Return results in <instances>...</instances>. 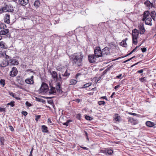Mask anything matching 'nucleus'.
<instances>
[{"label": "nucleus", "instance_id": "4468645a", "mask_svg": "<svg viewBox=\"0 0 156 156\" xmlns=\"http://www.w3.org/2000/svg\"><path fill=\"white\" fill-rule=\"evenodd\" d=\"M29 2V0H19V3L21 5L25 6Z\"/></svg>", "mask_w": 156, "mask_h": 156}, {"label": "nucleus", "instance_id": "603ef678", "mask_svg": "<svg viewBox=\"0 0 156 156\" xmlns=\"http://www.w3.org/2000/svg\"><path fill=\"white\" fill-rule=\"evenodd\" d=\"M76 118L79 120L80 119L81 115L80 114H78L76 116Z\"/></svg>", "mask_w": 156, "mask_h": 156}, {"label": "nucleus", "instance_id": "a211bd4d", "mask_svg": "<svg viewBox=\"0 0 156 156\" xmlns=\"http://www.w3.org/2000/svg\"><path fill=\"white\" fill-rule=\"evenodd\" d=\"M144 4L149 8H152L153 6V4L151 3L149 1L147 0L144 2Z\"/></svg>", "mask_w": 156, "mask_h": 156}, {"label": "nucleus", "instance_id": "9d476101", "mask_svg": "<svg viewBox=\"0 0 156 156\" xmlns=\"http://www.w3.org/2000/svg\"><path fill=\"white\" fill-rule=\"evenodd\" d=\"M139 32L138 30L135 29L132 30V37H138Z\"/></svg>", "mask_w": 156, "mask_h": 156}, {"label": "nucleus", "instance_id": "39448f33", "mask_svg": "<svg viewBox=\"0 0 156 156\" xmlns=\"http://www.w3.org/2000/svg\"><path fill=\"white\" fill-rule=\"evenodd\" d=\"M138 29H139V32L140 33L142 34H144L145 31V29L144 27V24L143 23H141L138 26Z\"/></svg>", "mask_w": 156, "mask_h": 156}, {"label": "nucleus", "instance_id": "f03ea898", "mask_svg": "<svg viewBox=\"0 0 156 156\" xmlns=\"http://www.w3.org/2000/svg\"><path fill=\"white\" fill-rule=\"evenodd\" d=\"M11 6L7 5H5L4 6L0 7V14L6 12H12L13 10L11 9Z\"/></svg>", "mask_w": 156, "mask_h": 156}, {"label": "nucleus", "instance_id": "c03bdc74", "mask_svg": "<svg viewBox=\"0 0 156 156\" xmlns=\"http://www.w3.org/2000/svg\"><path fill=\"white\" fill-rule=\"evenodd\" d=\"M100 152L102 153L107 155V149L101 150H100Z\"/></svg>", "mask_w": 156, "mask_h": 156}, {"label": "nucleus", "instance_id": "79ce46f5", "mask_svg": "<svg viewBox=\"0 0 156 156\" xmlns=\"http://www.w3.org/2000/svg\"><path fill=\"white\" fill-rule=\"evenodd\" d=\"M128 121L132 123L134 121V120L131 117H129L128 118Z\"/></svg>", "mask_w": 156, "mask_h": 156}, {"label": "nucleus", "instance_id": "f8f14e48", "mask_svg": "<svg viewBox=\"0 0 156 156\" xmlns=\"http://www.w3.org/2000/svg\"><path fill=\"white\" fill-rule=\"evenodd\" d=\"M9 65L8 60L4 59L0 64V66L1 67H5Z\"/></svg>", "mask_w": 156, "mask_h": 156}, {"label": "nucleus", "instance_id": "7c9ffc66", "mask_svg": "<svg viewBox=\"0 0 156 156\" xmlns=\"http://www.w3.org/2000/svg\"><path fill=\"white\" fill-rule=\"evenodd\" d=\"M6 48L5 46V43L3 41L0 42V48L3 49Z\"/></svg>", "mask_w": 156, "mask_h": 156}, {"label": "nucleus", "instance_id": "7ed1b4c3", "mask_svg": "<svg viewBox=\"0 0 156 156\" xmlns=\"http://www.w3.org/2000/svg\"><path fill=\"white\" fill-rule=\"evenodd\" d=\"M49 90L48 85L44 83H43L39 89V92L41 94L45 93Z\"/></svg>", "mask_w": 156, "mask_h": 156}, {"label": "nucleus", "instance_id": "bb28decb", "mask_svg": "<svg viewBox=\"0 0 156 156\" xmlns=\"http://www.w3.org/2000/svg\"><path fill=\"white\" fill-rule=\"evenodd\" d=\"M77 82V81L76 80L71 79L70 80V85H73L76 84Z\"/></svg>", "mask_w": 156, "mask_h": 156}, {"label": "nucleus", "instance_id": "423d86ee", "mask_svg": "<svg viewBox=\"0 0 156 156\" xmlns=\"http://www.w3.org/2000/svg\"><path fill=\"white\" fill-rule=\"evenodd\" d=\"M34 76H32L28 78L25 80V82L27 84H32L34 83V80L33 79Z\"/></svg>", "mask_w": 156, "mask_h": 156}, {"label": "nucleus", "instance_id": "37998d69", "mask_svg": "<svg viewBox=\"0 0 156 156\" xmlns=\"http://www.w3.org/2000/svg\"><path fill=\"white\" fill-rule=\"evenodd\" d=\"M146 77H144L143 78H141L139 79V80L141 82H143L144 81H146Z\"/></svg>", "mask_w": 156, "mask_h": 156}, {"label": "nucleus", "instance_id": "052dcab7", "mask_svg": "<svg viewBox=\"0 0 156 156\" xmlns=\"http://www.w3.org/2000/svg\"><path fill=\"white\" fill-rule=\"evenodd\" d=\"M141 62V61H140V62H137L134 64L133 65H132L131 66V67H133V66H136L137 65L138 63H140V62Z\"/></svg>", "mask_w": 156, "mask_h": 156}, {"label": "nucleus", "instance_id": "dca6fc26", "mask_svg": "<svg viewBox=\"0 0 156 156\" xmlns=\"http://www.w3.org/2000/svg\"><path fill=\"white\" fill-rule=\"evenodd\" d=\"M61 84L56 83V90L60 93H62V91L61 89Z\"/></svg>", "mask_w": 156, "mask_h": 156}, {"label": "nucleus", "instance_id": "09e8293b", "mask_svg": "<svg viewBox=\"0 0 156 156\" xmlns=\"http://www.w3.org/2000/svg\"><path fill=\"white\" fill-rule=\"evenodd\" d=\"M25 104L28 107H30L32 105L31 104L29 103L28 101H26V102Z\"/></svg>", "mask_w": 156, "mask_h": 156}, {"label": "nucleus", "instance_id": "338daca9", "mask_svg": "<svg viewBox=\"0 0 156 156\" xmlns=\"http://www.w3.org/2000/svg\"><path fill=\"white\" fill-rule=\"evenodd\" d=\"M108 70V68H107V69H106L104 72H103V73L104 74H105L107 72V71Z\"/></svg>", "mask_w": 156, "mask_h": 156}, {"label": "nucleus", "instance_id": "cd10ccee", "mask_svg": "<svg viewBox=\"0 0 156 156\" xmlns=\"http://www.w3.org/2000/svg\"><path fill=\"white\" fill-rule=\"evenodd\" d=\"M9 95L12 96L13 97L16 99L17 100H19L20 99V98L16 97V95L15 94L11 92H9Z\"/></svg>", "mask_w": 156, "mask_h": 156}, {"label": "nucleus", "instance_id": "4be33fe9", "mask_svg": "<svg viewBox=\"0 0 156 156\" xmlns=\"http://www.w3.org/2000/svg\"><path fill=\"white\" fill-rule=\"evenodd\" d=\"M151 16V17L152 19H153V20H155V18L156 15V12L154 11H152L150 14Z\"/></svg>", "mask_w": 156, "mask_h": 156}, {"label": "nucleus", "instance_id": "6e6552de", "mask_svg": "<svg viewBox=\"0 0 156 156\" xmlns=\"http://www.w3.org/2000/svg\"><path fill=\"white\" fill-rule=\"evenodd\" d=\"M17 70L16 68L13 67L12 68V70L10 72V76H14L17 74Z\"/></svg>", "mask_w": 156, "mask_h": 156}, {"label": "nucleus", "instance_id": "5fc2aeb1", "mask_svg": "<svg viewBox=\"0 0 156 156\" xmlns=\"http://www.w3.org/2000/svg\"><path fill=\"white\" fill-rule=\"evenodd\" d=\"M144 72V70L143 69H140V70H138L137 71V72L139 73H143Z\"/></svg>", "mask_w": 156, "mask_h": 156}, {"label": "nucleus", "instance_id": "aec40b11", "mask_svg": "<svg viewBox=\"0 0 156 156\" xmlns=\"http://www.w3.org/2000/svg\"><path fill=\"white\" fill-rule=\"evenodd\" d=\"M55 80L57 82V83L62 84V78L61 77V75L60 74H59V75L58 77H57L56 79Z\"/></svg>", "mask_w": 156, "mask_h": 156}, {"label": "nucleus", "instance_id": "ea45409f", "mask_svg": "<svg viewBox=\"0 0 156 156\" xmlns=\"http://www.w3.org/2000/svg\"><path fill=\"white\" fill-rule=\"evenodd\" d=\"M0 84L2 85L3 87H4L5 84V80L3 79H1L0 80Z\"/></svg>", "mask_w": 156, "mask_h": 156}, {"label": "nucleus", "instance_id": "2eb2a0df", "mask_svg": "<svg viewBox=\"0 0 156 156\" xmlns=\"http://www.w3.org/2000/svg\"><path fill=\"white\" fill-rule=\"evenodd\" d=\"M9 65H18L19 64L18 62L16 59H10L9 61Z\"/></svg>", "mask_w": 156, "mask_h": 156}, {"label": "nucleus", "instance_id": "412c9836", "mask_svg": "<svg viewBox=\"0 0 156 156\" xmlns=\"http://www.w3.org/2000/svg\"><path fill=\"white\" fill-rule=\"evenodd\" d=\"M50 73L52 77L53 78L54 80H55L58 77L57 73L55 71L51 72Z\"/></svg>", "mask_w": 156, "mask_h": 156}, {"label": "nucleus", "instance_id": "bf43d9fd", "mask_svg": "<svg viewBox=\"0 0 156 156\" xmlns=\"http://www.w3.org/2000/svg\"><path fill=\"white\" fill-rule=\"evenodd\" d=\"M128 113L131 115H133L135 116L137 115V114L135 113H133L132 112H129Z\"/></svg>", "mask_w": 156, "mask_h": 156}, {"label": "nucleus", "instance_id": "864d4df0", "mask_svg": "<svg viewBox=\"0 0 156 156\" xmlns=\"http://www.w3.org/2000/svg\"><path fill=\"white\" fill-rule=\"evenodd\" d=\"M138 123V122L134 120V121L132 123V124L133 125H135Z\"/></svg>", "mask_w": 156, "mask_h": 156}, {"label": "nucleus", "instance_id": "f704fd0d", "mask_svg": "<svg viewBox=\"0 0 156 156\" xmlns=\"http://www.w3.org/2000/svg\"><path fill=\"white\" fill-rule=\"evenodd\" d=\"M0 142H1V145L3 146L4 145V143L5 141V140L4 137H1L0 138Z\"/></svg>", "mask_w": 156, "mask_h": 156}, {"label": "nucleus", "instance_id": "2f4dec72", "mask_svg": "<svg viewBox=\"0 0 156 156\" xmlns=\"http://www.w3.org/2000/svg\"><path fill=\"white\" fill-rule=\"evenodd\" d=\"M92 84V83H88L85 84L83 85V87H82V88H84L86 87H89Z\"/></svg>", "mask_w": 156, "mask_h": 156}, {"label": "nucleus", "instance_id": "b1692460", "mask_svg": "<svg viewBox=\"0 0 156 156\" xmlns=\"http://www.w3.org/2000/svg\"><path fill=\"white\" fill-rule=\"evenodd\" d=\"M42 131L43 133H48V128L45 125H43L41 126Z\"/></svg>", "mask_w": 156, "mask_h": 156}, {"label": "nucleus", "instance_id": "c756f323", "mask_svg": "<svg viewBox=\"0 0 156 156\" xmlns=\"http://www.w3.org/2000/svg\"><path fill=\"white\" fill-rule=\"evenodd\" d=\"M70 73L67 70L64 74H62V76H66L68 77L70 75Z\"/></svg>", "mask_w": 156, "mask_h": 156}, {"label": "nucleus", "instance_id": "6e6d98bb", "mask_svg": "<svg viewBox=\"0 0 156 156\" xmlns=\"http://www.w3.org/2000/svg\"><path fill=\"white\" fill-rule=\"evenodd\" d=\"M80 147L81 148H82L84 150H89L88 148L87 147H82L81 146H80Z\"/></svg>", "mask_w": 156, "mask_h": 156}, {"label": "nucleus", "instance_id": "20e7f679", "mask_svg": "<svg viewBox=\"0 0 156 156\" xmlns=\"http://www.w3.org/2000/svg\"><path fill=\"white\" fill-rule=\"evenodd\" d=\"M94 53L95 57L98 58L103 56L102 51L99 47H96L94 50Z\"/></svg>", "mask_w": 156, "mask_h": 156}, {"label": "nucleus", "instance_id": "c85d7f7f", "mask_svg": "<svg viewBox=\"0 0 156 156\" xmlns=\"http://www.w3.org/2000/svg\"><path fill=\"white\" fill-rule=\"evenodd\" d=\"M56 91L55 88L54 87H52L51 88L49 91V93L51 94H52L56 93Z\"/></svg>", "mask_w": 156, "mask_h": 156}, {"label": "nucleus", "instance_id": "680f3d73", "mask_svg": "<svg viewBox=\"0 0 156 156\" xmlns=\"http://www.w3.org/2000/svg\"><path fill=\"white\" fill-rule=\"evenodd\" d=\"M122 76V74H119V75L116 76V77L117 78L119 79L120 78V77H121V76Z\"/></svg>", "mask_w": 156, "mask_h": 156}, {"label": "nucleus", "instance_id": "393cba45", "mask_svg": "<svg viewBox=\"0 0 156 156\" xmlns=\"http://www.w3.org/2000/svg\"><path fill=\"white\" fill-rule=\"evenodd\" d=\"M34 5L36 8H37L39 7L40 2L38 0H36L34 3Z\"/></svg>", "mask_w": 156, "mask_h": 156}, {"label": "nucleus", "instance_id": "473e14b6", "mask_svg": "<svg viewBox=\"0 0 156 156\" xmlns=\"http://www.w3.org/2000/svg\"><path fill=\"white\" fill-rule=\"evenodd\" d=\"M7 28V26L4 23H1L0 24V29H6Z\"/></svg>", "mask_w": 156, "mask_h": 156}, {"label": "nucleus", "instance_id": "f3484780", "mask_svg": "<svg viewBox=\"0 0 156 156\" xmlns=\"http://www.w3.org/2000/svg\"><path fill=\"white\" fill-rule=\"evenodd\" d=\"M152 20V18L151 17H148V18H147L145 20L146 24L151 26L152 25L151 23Z\"/></svg>", "mask_w": 156, "mask_h": 156}, {"label": "nucleus", "instance_id": "9b49d317", "mask_svg": "<svg viewBox=\"0 0 156 156\" xmlns=\"http://www.w3.org/2000/svg\"><path fill=\"white\" fill-rule=\"evenodd\" d=\"M10 17L9 14L8 13L5 14L4 18V22L8 24L9 23L10 21Z\"/></svg>", "mask_w": 156, "mask_h": 156}, {"label": "nucleus", "instance_id": "de8ad7c7", "mask_svg": "<svg viewBox=\"0 0 156 156\" xmlns=\"http://www.w3.org/2000/svg\"><path fill=\"white\" fill-rule=\"evenodd\" d=\"M71 121L70 120H68L66 122L64 123H63V125H64L66 126H67L68 125V124L69 123V122Z\"/></svg>", "mask_w": 156, "mask_h": 156}, {"label": "nucleus", "instance_id": "5701e85b", "mask_svg": "<svg viewBox=\"0 0 156 156\" xmlns=\"http://www.w3.org/2000/svg\"><path fill=\"white\" fill-rule=\"evenodd\" d=\"M146 124L147 126L149 127H152L154 125V122L150 121H147L146 122Z\"/></svg>", "mask_w": 156, "mask_h": 156}, {"label": "nucleus", "instance_id": "e433bc0d", "mask_svg": "<svg viewBox=\"0 0 156 156\" xmlns=\"http://www.w3.org/2000/svg\"><path fill=\"white\" fill-rule=\"evenodd\" d=\"M120 44L122 46L125 47H126L127 46L126 42L125 41H124L123 40H122V42Z\"/></svg>", "mask_w": 156, "mask_h": 156}, {"label": "nucleus", "instance_id": "49530a36", "mask_svg": "<svg viewBox=\"0 0 156 156\" xmlns=\"http://www.w3.org/2000/svg\"><path fill=\"white\" fill-rule=\"evenodd\" d=\"M41 117L40 115H36L35 116V120L36 121H38V119L41 118Z\"/></svg>", "mask_w": 156, "mask_h": 156}, {"label": "nucleus", "instance_id": "0eeeda50", "mask_svg": "<svg viewBox=\"0 0 156 156\" xmlns=\"http://www.w3.org/2000/svg\"><path fill=\"white\" fill-rule=\"evenodd\" d=\"M94 55H89L88 56L89 61L90 63L94 62H95L96 58Z\"/></svg>", "mask_w": 156, "mask_h": 156}, {"label": "nucleus", "instance_id": "58836bf2", "mask_svg": "<svg viewBox=\"0 0 156 156\" xmlns=\"http://www.w3.org/2000/svg\"><path fill=\"white\" fill-rule=\"evenodd\" d=\"M113 153V151L111 149H107V154L111 155Z\"/></svg>", "mask_w": 156, "mask_h": 156}, {"label": "nucleus", "instance_id": "a18cd8bd", "mask_svg": "<svg viewBox=\"0 0 156 156\" xmlns=\"http://www.w3.org/2000/svg\"><path fill=\"white\" fill-rule=\"evenodd\" d=\"M7 105H10L11 107H13L14 106V102H11L7 104Z\"/></svg>", "mask_w": 156, "mask_h": 156}, {"label": "nucleus", "instance_id": "3c124183", "mask_svg": "<svg viewBox=\"0 0 156 156\" xmlns=\"http://www.w3.org/2000/svg\"><path fill=\"white\" fill-rule=\"evenodd\" d=\"M22 114L24 116H26L27 115V113L26 111H23L22 112Z\"/></svg>", "mask_w": 156, "mask_h": 156}, {"label": "nucleus", "instance_id": "774afa93", "mask_svg": "<svg viewBox=\"0 0 156 156\" xmlns=\"http://www.w3.org/2000/svg\"><path fill=\"white\" fill-rule=\"evenodd\" d=\"M75 101L78 103H79L80 101V100L79 99H77L75 100Z\"/></svg>", "mask_w": 156, "mask_h": 156}, {"label": "nucleus", "instance_id": "e2e57ef3", "mask_svg": "<svg viewBox=\"0 0 156 156\" xmlns=\"http://www.w3.org/2000/svg\"><path fill=\"white\" fill-rule=\"evenodd\" d=\"M101 98L104 99L107 101L108 100V99L106 96L102 97L101 98H100V99H101Z\"/></svg>", "mask_w": 156, "mask_h": 156}, {"label": "nucleus", "instance_id": "ddd939ff", "mask_svg": "<svg viewBox=\"0 0 156 156\" xmlns=\"http://www.w3.org/2000/svg\"><path fill=\"white\" fill-rule=\"evenodd\" d=\"M150 15V13L148 11H146L144 12L143 14V18H142V20L144 21L146 19L148 18Z\"/></svg>", "mask_w": 156, "mask_h": 156}, {"label": "nucleus", "instance_id": "69168bd1", "mask_svg": "<svg viewBox=\"0 0 156 156\" xmlns=\"http://www.w3.org/2000/svg\"><path fill=\"white\" fill-rule=\"evenodd\" d=\"M48 102L50 104H52L53 103V101L52 100L48 101Z\"/></svg>", "mask_w": 156, "mask_h": 156}, {"label": "nucleus", "instance_id": "f257e3e1", "mask_svg": "<svg viewBox=\"0 0 156 156\" xmlns=\"http://www.w3.org/2000/svg\"><path fill=\"white\" fill-rule=\"evenodd\" d=\"M83 57L84 55L81 52L74 53L69 56L73 65L78 67L82 66Z\"/></svg>", "mask_w": 156, "mask_h": 156}, {"label": "nucleus", "instance_id": "a19ab883", "mask_svg": "<svg viewBox=\"0 0 156 156\" xmlns=\"http://www.w3.org/2000/svg\"><path fill=\"white\" fill-rule=\"evenodd\" d=\"M85 118L86 120L90 121L91 120L93 119V118H92L90 117V116L88 115H86L85 117Z\"/></svg>", "mask_w": 156, "mask_h": 156}, {"label": "nucleus", "instance_id": "1a4fd4ad", "mask_svg": "<svg viewBox=\"0 0 156 156\" xmlns=\"http://www.w3.org/2000/svg\"><path fill=\"white\" fill-rule=\"evenodd\" d=\"M103 56L104 55L110 54L109 49L108 47H105L102 51Z\"/></svg>", "mask_w": 156, "mask_h": 156}, {"label": "nucleus", "instance_id": "4d7b16f0", "mask_svg": "<svg viewBox=\"0 0 156 156\" xmlns=\"http://www.w3.org/2000/svg\"><path fill=\"white\" fill-rule=\"evenodd\" d=\"M5 108H0V112H3L5 111Z\"/></svg>", "mask_w": 156, "mask_h": 156}, {"label": "nucleus", "instance_id": "8fccbe9b", "mask_svg": "<svg viewBox=\"0 0 156 156\" xmlns=\"http://www.w3.org/2000/svg\"><path fill=\"white\" fill-rule=\"evenodd\" d=\"M141 50L143 52H145L147 51L146 48H141Z\"/></svg>", "mask_w": 156, "mask_h": 156}, {"label": "nucleus", "instance_id": "6ab92c4d", "mask_svg": "<svg viewBox=\"0 0 156 156\" xmlns=\"http://www.w3.org/2000/svg\"><path fill=\"white\" fill-rule=\"evenodd\" d=\"M9 30L8 29H5L2 30L0 31V34L1 35H5L8 33Z\"/></svg>", "mask_w": 156, "mask_h": 156}, {"label": "nucleus", "instance_id": "72a5a7b5", "mask_svg": "<svg viewBox=\"0 0 156 156\" xmlns=\"http://www.w3.org/2000/svg\"><path fill=\"white\" fill-rule=\"evenodd\" d=\"M115 121L118 122L120 121L121 119L120 117L117 114H115Z\"/></svg>", "mask_w": 156, "mask_h": 156}, {"label": "nucleus", "instance_id": "4c0bfd02", "mask_svg": "<svg viewBox=\"0 0 156 156\" xmlns=\"http://www.w3.org/2000/svg\"><path fill=\"white\" fill-rule=\"evenodd\" d=\"M98 104L100 105L104 106L105 105V103L104 101H100L98 102Z\"/></svg>", "mask_w": 156, "mask_h": 156}, {"label": "nucleus", "instance_id": "0e129e2a", "mask_svg": "<svg viewBox=\"0 0 156 156\" xmlns=\"http://www.w3.org/2000/svg\"><path fill=\"white\" fill-rule=\"evenodd\" d=\"M84 132L85 133V135L87 137V140H89V139L88 138V133H87V132H86V131H84Z\"/></svg>", "mask_w": 156, "mask_h": 156}, {"label": "nucleus", "instance_id": "13d9d810", "mask_svg": "<svg viewBox=\"0 0 156 156\" xmlns=\"http://www.w3.org/2000/svg\"><path fill=\"white\" fill-rule=\"evenodd\" d=\"M9 128L11 130V131H13L14 130V128L13 127L11 126H9Z\"/></svg>", "mask_w": 156, "mask_h": 156}, {"label": "nucleus", "instance_id": "a878e982", "mask_svg": "<svg viewBox=\"0 0 156 156\" xmlns=\"http://www.w3.org/2000/svg\"><path fill=\"white\" fill-rule=\"evenodd\" d=\"M2 57L5 58V60H8V59H11V58L8 55L6 54V52L5 51L3 52Z\"/></svg>", "mask_w": 156, "mask_h": 156}, {"label": "nucleus", "instance_id": "c9c22d12", "mask_svg": "<svg viewBox=\"0 0 156 156\" xmlns=\"http://www.w3.org/2000/svg\"><path fill=\"white\" fill-rule=\"evenodd\" d=\"M138 37H132L133 43L134 44H136L137 41V39Z\"/></svg>", "mask_w": 156, "mask_h": 156}]
</instances>
